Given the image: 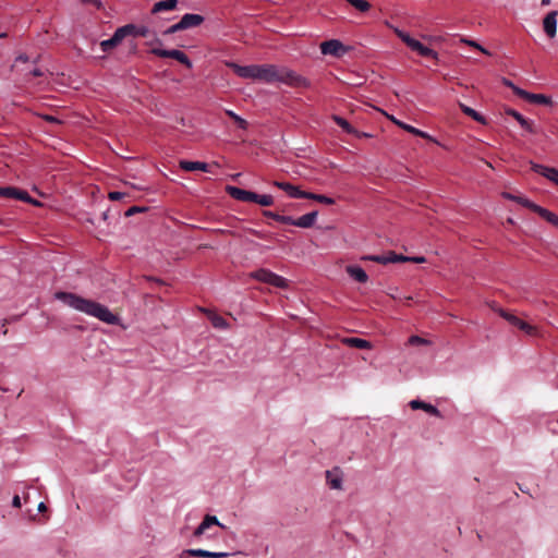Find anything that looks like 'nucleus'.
<instances>
[{
  "mask_svg": "<svg viewBox=\"0 0 558 558\" xmlns=\"http://www.w3.org/2000/svg\"><path fill=\"white\" fill-rule=\"evenodd\" d=\"M226 192L232 198L240 202L256 203L263 207H268L274 204V197L269 194H257L253 191L244 190L234 185H227Z\"/></svg>",
  "mask_w": 558,
  "mask_h": 558,
  "instance_id": "nucleus-2",
  "label": "nucleus"
},
{
  "mask_svg": "<svg viewBox=\"0 0 558 558\" xmlns=\"http://www.w3.org/2000/svg\"><path fill=\"white\" fill-rule=\"evenodd\" d=\"M332 120L347 134H354L356 132L355 129L344 118L335 114L332 116Z\"/></svg>",
  "mask_w": 558,
  "mask_h": 558,
  "instance_id": "nucleus-33",
  "label": "nucleus"
},
{
  "mask_svg": "<svg viewBox=\"0 0 558 558\" xmlns=\"http://www.w3.org/2000/svg\"><path fill=\"white\" fill-rule=\"evenodd\" d=\"M396 33L398 35V37L412 50L415 45L420 41L415 38H413L409 33L404 32V31H401V29H396Z\"/></svg>",
  "mask_w": 558,
  "mask_h": 558,
  "instance_id": "nucleus-34",
  "label": "nucleus"
},
{
  "mask_svg": "<svg viewBox=\"0 0 558 558\" xmlns=\"http://www.w3.org/2000/svg\"><path fill=\"white\" fill-rule=\"evenodd\" d=\"M29 61V58L27 54L25 53H21L19 54L15 60H14V64H13V68H16L19 65V63H28Z\"/></svg>",
  "mask_w": 558,
  "mask_h": 558,
  "instance_id": "nucleus-47",
  "label": "nucleus"
},
{
  "mask_svg": "<svg viewBox=\"0 0 558 558\" xmlns=\"http://www.w3.org/2000/svg\"><path fill=\"white\" fill-rule=\"evenodd\" d=\"M502 196H504L505 198L510 199V201H513V202H515V198H518V197H519V196L513 195V194L508 193V192H504V193H502Z\"/></svg>",
  "mask_w": 558,
  "mask_h": 558,
  "instance_id": "nucleus-57",
  "label": "nucleus"
},
{
  "mask_svg": "<svg viewBox=\"0 0 558 558\" xmlns=\"http://www.w3.org/2000/svg\"><path fill=\"white\" fill-rule=\"evenodd\" d=\"M550 3V0H542V5H548Z\"/></svg>",
  "mask_w": 558,
  "mask_h": 558,
  "instance_id": "nucleus-60",
  "label": "nucleus"
},
{
  "mask_svg": "<svg viewBox=\"0 0 558 558\" xmlns=\"http://www.w3.org/2000/svg\"><path fill=\"white\" fill-rule=\"evenodd\" d=\"M53 299L77 312L96 317L102 323L117 325L120 322L119 316L113 314L108 306L94 300L85 299L76 293L57 291L53 294Z\"/></svg>",
  "mask_w": 558,
  "mask_h": 558,
  "instance_id": "nucleus-1",
  "label": "nucleus"
},
{
  "mask_svg": "<svg viewBox=\"0 0 558 558\" xmlns=\"http://www.w3.org/2000/svg\"><path fill=\"white\" fill-rule=\"evenodd\" d=\"M515 203L532 210L535 214L537 213V209L541 207L539 205H537L536 203L532 202L531 199H529L524 196H519L518 198H515Z\"/></svg>",
  "mask_w": 558,
  "mask_h": 558,
  "instance_id": "nucleus-37",
  "label": "nucleus"
},
{
  "mask_svg": "<svg viewBox=\"0 0 558 558\" xmlns=\"http://www.w3.org/2000/svg\"><path fill=\"white\" fill-rule=\"evenodd\" d=\"M319 49L324 56H332L335 58H341V57L345 56L351 50V47L345 46L339 39H328V40L320 43Z\"/></svg>",
  "mask_w": 558,
  "mask_h": 558,
  "instance_id": "nucleus-6",
  "label": "nucleus"
},
{
  "mask_svg": "<svg viewBox=\"0 0 558 558\" xmlns=\"http://www.w3.org/2000/svg\"><path fill=\"white\" fill-rule=\"evenodd\" d=\"M268 284L274 286L276 288H288V280L283 278L282 276L272 272L269 279Z\"/></svg>",
  "mask_w": 558,
  "mask_h": 558,
  "instance_id": "nucleus-35",
  "label": "nucleus"
},
{
  "mask_svg": "<svg viewBox=\"0 0 558 558\" xmlns=\"http://www.w3.org/2000/svg\"><path fill=\"white\" fill-rule=\"evenodd\" d=\"M348 275L360 283H365L368 280V275L359 265H350L347 267Z\"/></svg>",
  "mask_w": 558,
  "mask_h": 558,
  "instance_id": "nucleus-20",
  "label": "nucleus"
},
{
  "mask_svg": "<svg viewBox=\"0 0 558 558\" xmlns=\"http://www.w3.org/2000/svg\"><path fill=\"white\" fill-rule=\"evenodd\" d=\"M125 38L123 29L121 27H118L113 35L105 40L100 41V49L102 52H109L113 48H116L123 39Z\"/></svg>",
  "mask_w": 558,
  "mask_h": 558,
  "instance_id": "nucleus-11",
  "label": "nucleus"
},
{
  "mask_svg": "<svg viewBox=\"0 0 558 558\" xmlns=\"http://www.w3.org/2000/svg\"><path fill=\"white\" fill-rule=\"evenodd\" d=\"M145 210H147L146 207L132 206L128 210H125L124 216L125 217H131L134 214L142 213V211H145Z\"/></svg>",
  "mask_w": 558,
  "mask_h": 558,
  "instance_id": "nucleus-45",
  "label": "nucleus"
},
{
  "mask_svg": "<svg viewBox=\"0 0 558 558\" xmlns=\"http://www.w3.org/2000/svg\"><path fill=\"white\" fill-rule=\"evenodd\" d=\"M263 215H264L265 217H267V218H271V219H274V220H276V221L280 222V217H281V215L277 214V213H275V211H271V210H264V211H263Z\"/></svg>",
  "mask_w": 558,
  "mask_h": 558,
  "instance_id": "nucleus-49",
  "label": "nucleus"
},
{
  "mask_svg": "<svg viewBox=\"0 0 558 558\" xmlns=\"http://www.w3.org/2000/svg\"><path fill=\"white\" fill-rule=\"evenodd\" d=\"M343 343L349 345L350 348L366 350L372 348V343L363 338L359 337H349L343 340Z\"/></svg>",
  "mask_w": 558,
  "mask_h": 558,
  "instance_id": "nucleus-23",
  "label": "nucleus"
},
{
  "mask_svg": "<svg viewBox=\"0 0 558 558\" xmlns=\"http://www.w3.org/2000/svg\"><path fill=\"white\" fill-rule=\"evenodd\" d=\"M155 43L158 44V45H161V40L159 38H155Z\"/></svg>",
  "mask_w": 558,
  "mask_h": 558,
  "instance_id": "nucleus-63",
  "label": "nucleus"
},
{
  "mask_svg": "<svg viewBox=\"0 0 558 558\" xmlns=\"http://www.w3.org/2000/svg\"><path fill=\"white\" fill-rule=\"evenodd\" d=\"M464 43H466L468 45L472 46V47H475L477 49H480L482 52L484 53H488V51L483 48L478 43H476L475 40H472V39H469V40H463Z\"/></svg>",
  "mask_w": 558,
  "mask_h": 558,
  "instance_id": "nucleus-50",
  "label": "nucleus"
},
{
  "mask_svg": "<svg viewBox=\"0 0 558 558\" xmlns=\"http://www.w3.org/2000/svg\"><path fill=\"white\" fill-rule=\"evenodd\" d=\"M183 31L181 24H180V21L171 26H169L168 28H166L163 32H162V35L165 36H168V35H172V34H175L178 32H181Z\"/></svg>",
  "mask_w": 558,
  "mask_h": 558,
  "instance_id": "nucleus-44",
  "label": "nucleus"
},
{
  "mask_svg": "<svg viewBox=\"0 0 558 558\" xmlns=\"http://www.w3.org/2000/svg\"><path fill=\"white\" fill-rule=\"evenodd\" d=\"M305 199H312L325 205H333L336 203L335 198L324 195V194H316L313 192H306Z\"/></svg>",
  "mask_w": 558,
  "mask_h": 558,
  "instance_id": "nucleus-30",
  "label": "nucleus"
},
{
  "mask_svg": "<svg viewBox=\"0 0 558 558\" xmlns=\"http://www.w3.org/2000/svg\"><path fill=\"white\" fill-rule=\"evenodd\" d=\"M205 21V17L197 13H185L180 19L183 31L197 27Z\"/></svg>",
  "mask_w": 558,
  "mask_h": 558,
  "instance_id": "nucleus-17",
  "label": "nucleus"
},
{
  "mask_svg": "<svg viewBox=\"0 0 558 558\" xmlns=\"http://www.w3.org/2000/svg\"><path fill=\"white\" fill-rule=\"evenodd\" d=\"M208 319L214 328L226 330L229 328V323L220 315L209 312Z\"/></svg>",
  "mask_w": 558,
  "mask_h": 558,
  "instance_id": "nucleus-26",
  "label": "nucleus"
},
{
  "mask_svg": "<svg viewBox=\"0 0 558 558\" xmlns=\"http://www.w3.org/2000/svg\"><path fill=\"white\" fill-rule=\"evenodd\" d=\"M240 175H241V173H235V174H233V175H232V179H233V180H235V179H238Z\"/></svg>",
  "mask_w": 558,
  "mask_h": 558,
  "instance_id": "nucleus-62",
  "label": "nucleus"
},
{
  "mask_svg": "<svg viewBox=\"0 0 558 558\" xmlns=\"http://www.w3.org/2000/svg\"><path fill=\"white\" fill-rule=\"evenodd\" d=\"M231 555H232L231 553H227V551H211L210 558H226Z\"/></svg>",
  "mask_w": 558,
  "mask_h": 558,
  "instance_id": "nucleus-52",
  "label": "nucleus"
},
{
  "mask_svg": "<svg viewBox=\"0 0 558 558\" xmlns=\"http://www.w3.org/2000/svg\"><path fill=\"white\" fill-rule=\"evenodd\" d=\"M409 405L412 410H423L429 415L441 417V412L438 410L437 407L433 405L432 403H427L421 399L411 400Z\"/></svg>",
  "mask_w": 558,
  "mask_h": 558,
  "instance_id": "nucleus-15",
  "label": "nucleus"
},
{
  "mask_svg": "<svg viewBox=\"0 0 558 558\" xmlns=\"http://www.w3.org/2000/svg\"><path fill=\"white\" fill-rule=\"evenodd\" d=\"M278 83L302 88H310L312 85L308 78L286 66L279 68Z\"/></svg>",
  "mask_w": 558,
  "mask_h": 558,
  "instance_id": "nucleus-3",
  "label": "nucleus"
},
{
  "mask_svg": "<svg viewBox=\"0 0 558 558\" xmlns=\"http://www.w3.org/2000/svg\"><path fill=\"white\" fill-rule=\"evenodd\" d=\"M43 118L50 123H60V120L57 117L45 114Z\"/></svg>",
  "mask_w": 558,
  "mask_h": 558,
  "instance_id": "nucleus-53",
  "label": "nucleus"
},
{
  "mask_svg": "<svg viewBox=\"0 0 558 558\" xmlns=\"http://www.w3.org/2000/svg\"><path fill=\"white\" fill-rule=\"evenodd\" d=\"M226 65L239 77L256 80L257 64L241 65L234 61H228Z\"/></svg>",
  "mask_w": 558,
  "mask_h": 558,
  "instance_id": "nucleus-8",
  "label": "nucleus"
},
{
  "mask_svg": "<svg viewBox=\"0 0 558 558\" xmlns=\"http://www.w3.org/2000/svg\"><path fill=\"white\" fill-rule=\"evenodd\" d=\"M412 50L425 58H438V53L434 49L423 45L421 41H418Z\"/></svg>",
  "mask_w": 558,
  "mask_h": 558,
  "instance_id": "nucleus-27",
  "label": "nucleus"
},
{
  "mask_svg": "<svg viewBox=\"0 0 558 558\" xmlns=\"http://www.w3.org/2000/svg\"><path fill=\"white\" fill-rule=\"evenodd\" d=\"M213 525L220 526L221 529H226V525L219 522L216 515L206 514L199 525L194 531V536H201L205 533L206 530L211 527Z\"/></svg>",
  "mask_w": 558,
  "mask_h": 558,
  "instance_id": "nucleus-12",
  "label": "nucleus"
},
{
  "mask_svg": "<svg viewBox=\"0 0 558 558\" xmlns=\"http://www.w3.org/2000/svg\"><path fill=\"white\" fill-rule=\"evenodd\" d=\"M338 469H335L332 471L330 470H327L325 473H326V481H327V484L328 486L331 488V489H341L342 487V477L340 474L336 473L335 471H337Z\"/></svg>",
  "mask_w": 558,
  "mask_h": 558,
  "instance_id": "nucleus-24",
  "label": "nucleus"
},
{
  "mask_svg": "<svg viewBox=\"0 0 558 558\" xmlns=\"http://www.w3.org/2000/svg\"><path fill=\"white\" fill-rule=\"evenodd\" d=\"M0 196L8 197V198H15V199L22 201L24 203L32 204L36 207H39L43 205L40 201L32 197L26 190H23V189L13 186V185L0 186Z\"/></svg>",
  "mask_w": 558,
  "mask_h": 558,
  "instance_id": "nucleus-4",
  "label": "nucleus"
},
{
  "mask_svg": "<svg viewBox=\"0 0 558 558\" xmlns=\"http://www.w3.org/2000/svg\"><path fill=\"white\" fill-rule=\"evenodd\" d=\"M44 510H46V505L44 502H39L38 505V511L39 512H43Z\"/></svg>",
  "mask_w": 558,
  "mask_h": 558,
  "instance_id": "nucleus-59",
  "label": "nucleus"
},
{
  "mask_svg": "<svg viewBox=\"0 0 558 558\" xmlns=\"http://www.w3.org/2000/svg\"><path fill=\"white\" fill-rule=\"evenodd\" d=\"M501 83H502L505 86H507V87L511 88V89H512V92H513L518 97H519V93H520V90H524L523 88H521V87L517 86V85H515L511 80H509V78H507V77H502V78H501Z\"/></svg>",
  "mask_w": 558,
  "mask_h": 558,
  "instance_id": "nucleus-43",
  "label": "nucleus"
},
{
  "mask_svg": "<svg viewBox=\"0 0 558 558\" xmlns=\"http://www.w3.org/2000/svg\"><path fill=\"white\" fill-rule=\"evenodd\" d=\"M7 37V33H0V38H5Z\"/></svg>",
  "mask_w": 558,
  "mask_h": 558,
  "instance_id": "nucleus-64",
  "label": "nucleus"
},
{
  "mask_svg": "<svg viewBox=\"0 0 558 558\" xmlns=\"http://www.w3.org/2000/svg\"><path fill=\"white\" fill-rule=\"evenodd\" d=\"M502 316L508 322H510L513 326H517L521 330H525V331H530L531 330V326L527 323H525L522 319H520L519 317H517V316H514L512 314H506V313H502Z\"/></svg>",
  "mask_w": 558,
  "mask_h": 558,
  "instance_id": "nucleus-32",
  "label": "nucleus"
},
{
  "mask_svg": "<svg viewBox=\"0 0 558 558\" xmlns=\"http://www.w3.org/2000/svg\"><path fill=\"white\" fill-rule=\"evenodd\" d=\"M84 4H92L94 5L95 8L97 9H101L102 8V2L101 0H81Z\"/></svg>",
  "mask_w": 558,
  "mask_h": 558,
  "instance_id": "nucleus-51",
  "label": "nucleus"
},
{
  "mask_svg": "<svg viewBox=\"0 0 558 558\" xmlns=\"http://www.w3.org/2000/svg\"><path fill=\"white\" fill-rule=\"evenodd\" d=\"M460 107H461L462 112H463L465 116H468V117L472 118L474 121H476V122H478V123H482V124H485V123H486V119L484 118V116H483V114H481V113H480L478 111H476L475 109H473V108H471V107H469V106H466V105H463V104H461V105H460Z\"/></svg>",
  "mask_w": 558,
  "mask_h": 558,
  "instance_id": "nucleus-28",
  "label": "nucleus"
},
{
  "mask_svg": "<svg viewBox=\"0 0 558 558\" xmlns=\"http://www.w3.org/2000/svg\"><path fill=\"white\" fill-rule=\"evenodd\" d=\"M280 222L298 227L296 218H293L292 216L281 215Z\"/></svg>",
  "mask_w": 558,
  "mask_h": 558,
  "instance_id": "nucleus-46",
  "label": "nucleus"
},
{
  "mask_svg": "<svg viewBox=\"0 0 558 558\" xmlns=\"http://www.w3.org/2000/svg\"><path fill=\"white\" fill-rule=\"evenodd\" d=\"M408 343L410 345H427L430 344V341L417 335H413L408 339Z\"/></svg>",
  "mask_w": 558,
  "mask_h": 558,
  "instance_id": "nucleus-40",
  "label": "nucleus"
},
{
  "mask_svg": "<svg viewBox=\"0 0 558 558\" xmlns=\"http://www.w3.org/2000/svg\"><path fill=\"white\" fill-rule=\"evenodd\" d=\"M21 505H22V502H21L20 496L19 495H14L13 498H12V506L14 508H20Z\"/></svg>",
  "mask_w": 558,
  "mask_h": 558,
  "instance_id": "nucleus-54",
  "label": "nucleus"
},
{
  "mask_svg": "<svg viewBox=\"0 0 558 558\" xmlns=\"http://www.w3.org/2000/svg\"><path fill=\"white\" fill-rule=\"evenodd\" d=\"M390 119H391V120H392L397 125H399L400 128H402L403 130L408 131V132H409V133H411V134H414V135L420 136V137H422V138H428V137H429V135H428L426 132H424V131H422V130H420V129H416V128H414V126H412V125H410V124H407V123H404V122H401V121H399V120L395 119L393 117H391Z\"/></svg>",
  "mask_w": 558,
  "mask_h": 558,
  "instance_id": "nucleus-25",
  "label": "nucleus"
},
{
  "mask_svg": "<svg viewBox=\"0 0 558 558\" xmlns=\"http://www.w3.org/2000/svg\"><path fill=\"white\" fill-rule=\"evenodd\" d=\"M531 169L535 173H538V174L547 178L548 180L553 181L554 183H556V184L558 183V169L553 168V167H547L544 165H539V163H535V162H531Z\"/></svg>",
  "mask_w": 558,
  "mask_h": 558,
  "instance_id": "nucleus-13",
  "label": "nucleus"
},
{
  "mask_svg": "<svg viewBox=\"0 0 558 558\" xmlns=\"http://www.w3.org/2000/svg\"><path fill=\"white\" fill-rule=\"evenodd\" d=\"M519 488H520V490H521L522 493H529V490H527V489H525V487H522L520 484H519Z\"/></svg>",
  "mask_w": 558,
  "mask_h": 558,
  "instance_id": "nucleus-61",
  "label": "nucleus"
},
{
  "mask_svg": "<svg viewBox=\"0 0 558 558\" xmlns=\"http://www.w3.org/2000/svg\"><path fill=\"white\" fill-rule=\"evenodd\" d=\"M409 262L421 264V263L425 262V257H423V256H413V257H410Z\"/></svg>",
  "mask_w": 558,
  "mask_h": 558,
  "instance_id": "nucleus-55",
  "label": "nucleus"
},
{
  "mask_svg": "<svg viewBox=\"0 0 558 558\" xmlns=\"http://www.w3.org/2000/svg\"><path fill=\"white\" fill-rule=\"evenodd\" d=\"M505 113L507 116L512 117L515 121L521 125L530 134H536L537 130L535 129V124L533 120L525 118L522 113L517 111L513 108H506Z\"/></svg>",
  "mask_w": 558,
  "mask_h": 558,
  "instance_id": "nucleus-9",
  "label": "nucleus"
},
{
  "mask_svg": "<svg viewBox=\"0 0 558 558\" xmlns=\"http://www.w3.org/2000/svg\"><path fill=\"white\" fill-rule=\"evenodd\" d=\"M519 97L527 100L531 104L535 105H543V106H551L553 99L550 96H547L545 94H534L530 93L527 90H520Z\"/></svg>",
  "mask_w": 558,
  "mask_h": 558,
  "instance_id": "nucleus-10",
  "label": "nucleus"
},
{
  "mask_svg": "<svg viewBox=\"0 0 558 558\" xmlns=\"http://www.w3.org/2000/svg\"><path fill=\"white\" fill-rule=\"evenodd\" d=\"M317 217H318L317 210L310 211V213L296 218L298 227L303 228V229L312 228L315 225Z\"/></svg>",
  "mask_w": 558,
  "mask_h": 558,
  "instance_id": "nucleus-22",
  "label": "nucleus"
},
{
  "mask_svg": "<svg viewBox=\"0 0 558 558\" xmlns=\"http://www.w3.org/2000/svg\"><path fill=\"white\" fill-rule=\"evenodd\" d=\"M150 53L159 58H171L186 66L187 69L193 68V62L189 56L179 49H163L160 47H154L150 49Z\"/></svg>",
  "mask_w": 558,
  "mask_h": 558,
  "instance_id": "nucleus-5",
  "label": "nucleus"
},
{
  "mask_svg": "<svg viewBox=\"0 0 558 558\" xmlns=\"http://www.w3.org/2000/svg\"><path fill=\"white\" fill-rule=\"evenodd\" d=\"M183 555H189L192 557H201V558H210L211 551L202 549V548H191V549H185L183 551Z\"/></svg>",
  "mask_w": 558,
  "mask_h": 558,
  "instance_id": "nucleus-36",
  "label": "nucleus"
},
{
  "mask_svg": "<svg viewBox=\"0 0 558 558\" xmlns=\"http://www.w3.org/2000/svg\"><path fill=\"white\" fill-rule=\"evenodd\" d=\"M543 28L548 37H555L557 32V11H550L544 17Z\"/></svg>",
  "mask_w": 558,
  "mask_h": 558,
  "instance_id": "nucleus-18",
  "label": "nucleus"
},
{
  "mask_svg": "<svg viewBox=\"0 0 558 558\" xmlns=\"http://www.w3.org/2000/svg\"><path fill=\"white\" fill-rule=\"evenodd\" d=\"M125 196L123 192L120 191H112L108 194V197L110 201H120Z\"/></svg>",
  "mask_w": 558,
  "mask_h": 558,
  "instance_id": "nucleus-48",
  "label": "nucleus"
},
{
  "mask_svg": "<svg viewBox=\"0 0 558 558\" xmlns=\"http://www.w3.org/2000/svg\"><path fill=\"white\" fill-rule=\"evenodd\" d=\"M227 114L233 119V121L235 122L236 126L239 129H242V130H246L247 128V121L245 119H243L242 117H240L239 114H236L234 111L232 110H228L227 111Z\"/></svg>",
  "mask_w": 558,
  "mask_h": 558,
  "instance_id": "nucleus-39",
  "label": "nucleus"
},
{
  "mask_svg": "<svg viewBox=\"0 0 558 558\" xmlns=\"http://www.w3.org/2000/svg\"><path fill=\"white\" fill-rule=\"evenodd\" d=\"M274 185L284 191L292 198H305L306 191H301L298 186L286 181H275Z\"/></svg>",
  "mask_w": 558,
  "mask_h": 558,
  "instance_id": "nucleus-16",
  "label": "nucleus"
},
{
  "mask_svg": "<svg viewBox=\"0 0 558 558\" xmlns=\"http://www.w3.org/2000/svg\"><path fill=\"white\" fill-rule=\"evenodd\" d=\"M28 73L32 74L33 76H41L43 75L41 70L38 68H33L32 70L28 71Z\"/></svg>",
  "mask_w": 558,
  "mask_h": 558,
  "instance_id": "nucleus-56",
  "label": "nucleus"
},
{
  "mask_svg": "<svg viewBox=\"0 0 558 558\" xmlns=\"http://www.w3.org/2000/svg\"><path fill=\"white\" fill-rule=\"evenodd\" d=\"M536 214L539 217H542L543 219H545L547 222H549L553 226L558 228V216L555 213H553V211L548 210L547 208L541 206L537 209Z\"/></svg>",
  "mask_w": 558,
  "mask_h": 558,
  "instance_id": "nucleus-29",
  "label": "nucleus"
},
{
  "mask_svg": "<svg viewBox=\"0 0 558 558\" xmlns=\"http://www.w3.org/2000/svg\"><path fill=\"white\" fill-rule=\"evenodd\" d=\"M179 166L184 171H204L209 172V165L203 161H192V160H180Z\"/></svg>",
  "mask_w": 558,
  "mask_h": 558,
  "instance_id": "nucleus-19",
  "label": "nucleus"
},
{
  "mask_svg": "<svg viewBox=\"0 0 558 558\" xmlns=\"http://www.w3.org/2000/svg\"><path fill=\"white\" fill-rule=\"evenodd\" d=\"M354 9L360 12H367L371 8V4L366 0H344Z\"/></svg>",
  "mask_w": 558,
  "mask_h": 558,
  "instance_id": "nucleus-38",
  "label": "nucleus"
},
{
  "mask_svg": "<svg viewBox=\"0 0 558 558\" xmlns=\"http://www.w3.org/2000/svg\"><path fill=\"white\" fill-rule=\"evenodd\" d=\"M123 29L124 36H133V37H147L150 33L149 28L145 25H136L133 23L125 24L121 26Z\"/></svg>",
  "mask_w": 558,
  "mask_h": 558,
  "instance_id": "nucleus-14",
  "label": "nucleus"
},
{
  "mask_svg": "<svg viewBox=\"0 0 558 558\" xmlns=\"http://www.w3.org/2000/svg\"><path fill=\"white\" fill-rule=\"evenodd\" d=\"M109 211H110V209H107V210H105V211L101 214V219H102V220H105V221H106V220L108 219V217H109Z\"/></svg>",
  "mask_w": 558,
  "mask_h": 558,
  "instance_id": "nucleus-58",
  "label": "nucleus"
},
{
  "mask_svg": "<svg viewBox=\"0 0 558 558\" xmlns=\"http://www.w3.org/2000/svg\"><path fill=\"white\" fill-rule=\"evenodd\" d=\"M408 260H410L409 256L397 254L395 252H390L387 255V264H389V263H399V262H408Z\"/></svg>",
  "mask_w": 558,
  "mask_h": 558,
  "instance_id": "nucleus-41",
  "label": "nucleus"
},
{
  "mask_svg": "<svg viewBox=\"0 0 558 558\" xmlns=\"http://www.w3.org/2000/svg\"><path fill=\"white\" fill-rule=\"evenodd\" d=\"M179 0H160L154 3L151 13L157 14L160 12L172 11L177 9Z\"/></svg>",
  "mask_w": 558,
  "mask_h": 558,
  "instance_id": "nucleus-21",
  "label": "nucleus"
},
{
  "mask_svg": "<svg viewBox=\"0 0 558 558\" xmlns=\"http://www.w3.org/2000/svg\"><path fill=\"white\" fill-rule=\"evenodd\" d=\"M363 260H371L378 264H387V255H366L362 257Z\"/></svg>",
  "mask_w": 558,
  "mask_h": 558,
  "instance_id": "nucleus-42",
  "label": "nucleus"
},
{
  "mask_svg": "<svg viewBox=\"0 0 558 558\" xmlns=\"http://www.w3.org/2000/svg\"><path fill=\"white\" fill-rule=\"evenodd\" d=\"M271 274H272V271L269 270V269L259 268V269H256V270L252 271L250 274V277L255 279V280H257V281H260V282H264V283H268Z\"/></svg>",
  "mask_w": 558,
  "mask_h": 558,
  "instance_id": "nucleus-31",
  "label": "nucleus"
},
{
  "mask_svg": "<svg viewBox=\"0 0 558 558\" xmlns=\"http://www.w3.org/2000/svg\"><path fill=\"white\" fill-rule=\"evenodd\" d=\"M279 66L275 64H257L256 80L267 84L278 83Z\"/></svg>",
  "mask_w": 558,
  "mask_h": 558,
  "instance_id": "nucleus-7",
  "label": "nucleus"
}]
</instances>
